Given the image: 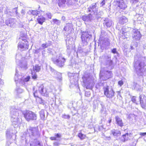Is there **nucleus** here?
<instances>
[{"instance_id": "412c9836", "label": "nucleus", "mask_w": 146, "mask_h": 146, "mask_svg": "<svg viewBox=\"0 0 146 146\" xmlns=\"http://www.w3.org/2000/svg\"><path fill=\"white\" fill-rule=\"evenodd\" d=\"M115 120L116 123L119 126L122 127L124 126V123L122 121V119L119 116L117 115L115 117Z\"/></svg>"}, {"instance_id": "37998d69", "label": "nucleus", "mask_w": 146, "mask_h": 146, "mask_svg": "<svg viewBox=\"0 0 146 146\" xmlns=\"http://www.w3.org/2000/svg\"><path fill=\"white\" fill-rule=\"evenodd\" d=\"M32 77L33 79H36L37 77V75L36 73L34 72H32Z\"/></svg>"}, {"instance_id": "20e7f679", "label": "nucleus", "mask_w": 146, "mask_h": 146, "mask_svg": "<svg viewBox=\"0 0 146 146\" xmlns=\"http://www.w3.org/2000/svg\"><path fill=\"white\" fill-rule=\"evenodd\" d=\"M98 7L97 6L96 3H93L91 4L87 9L88 12L90 13L94 14L95 18L97 19L100 17V13L98 10Z\"/></svg>"}, {"instance_id": "c85d7f7f", "label": "nucleus", "mask_w": 146, "mask_h": 146, "mask_svg": "<svg viewBox=\"0 0 146 146\" xmlns=\"http://www.w3.org/2000/svg\"><path fill=\"white\" fill-rule=\"evenodd\" d=\"M54 74L56 75L54 76L59 81H61L62 80V74L56 72H54Z\"/></svg>"}, {"instance_id": "aec40b11", "label": "nucleus", "mask_w": 146, "mask_h": 146, "mask_svg": "<svg viewBox=\"0 0 146 146\" xmlns=\"http://www.w3.org/2000/svg\"><path fill=\"white\" fill-rule=\"evenodd\" d=\"M133 34L132 37L134 40H139L141 37V35L140 32L137 30L136 31L135 30H133Z\"/></svg>"}, {"instance_id": "338daca9", "label": "nucleus", "mask_w": 146, "mask_h": 146, "mask_svg": "<svg viewBox=\"0 0 146 146\" xmlns=\"http://www.w3.org/2000/svg\"><path fill=\"white\" fill-rule=\"evenodd\" d=\"M35 93L34 92V93H33V95H34V96H35V97H36V96H35Z\"/></svg>"}, {"instance_id": "f03ea898", "label": "nucleus", "mask_w": 146, "mask_h": 146, "mask_svg": "<svg viewBox=\"0 0 146 146\" xmlns=\"http://www.w3.org/2000/svg\"><path fill=\"white\" fill-rule=\"evenodd\" d=\"M20 112H21V111L17 109L13 108L11 109V120L12 125L14 127H17L20 125L21 121V119H20L19 117Z\"/></svg>"}, {"instance_id": "a211bd4d", "label": "nucleus", "mask_w": 146, "mask_h": 146, "mask_svg": "<svg viewBox=\"0 0 146 146\" xmlns=\"http://www.w3.org/2000/svg\"><path fill=\"white\" fill-rule=\"evenodd\" d=\"M16 20L13 19H10L6 21L7 25L12 27H13L15 26Z\"/></svg>"}, {"instance_id": "79ce46f5", "label": "nucleus", "mask_w": 146, "mask_h": 146, "mask_svg": "<svg viewBox=\"0 0 146 146\" xmlns=\"http://www.w3.org/2000/svg\"><path fill=\"white\" fill-rule=\"evenodd\" d=\"M52 21L54 23V24H55L57 25H59L60 23V22L59 20L56 19H53Z\"/></svg>"}, {"instance_id": "2f4dec72", "label": "nucleus", "mask_w": 146, "mask_h": 146, "mask_svg": "<svg viewBox=\"0 0 146 146\" xmlns=\"http://www.w3.org/2000/svg\"><path fill=\"white\" fill-rule=\"evenodd\" d=\"M45 19L43 17H39L37 19L38 22L41 25H42L43 23L44 22Z\"/></svg>"}, {"instance_id": "0e129e2a", "label": "nucleus", "mask_w": 146, "mask_h": 146, "mask_svg": "<svg viewBox=\"0 0 146 146\" xmlns=\"http://www.w3.org/2000/svg\"><path fill=\"white\" fill-rule=\"evenodd\" d=\"M111 119H110L108 120V122L109 123H110L111 122Z\"/></svg>"}, {"instance_id": "c756f323", "label": "nucleus", "mask_w": 146, "mask_h": 146, "mask_svg": "<svg viewBox=\"0 0 146 146\" xmlns=\"http://www.w3.org/2000/svg\"><path fill=\"white\" fill-rule=\"evenodd\" d=\"M66 43L67 45L68 44V46H67V51L68 52H71L72 49L70 47L71 46L70 45L72 44V42L69 40H66Z\"/></svg>"}, {"instance_id": "72a5a7b5", "label": "nucleus", "mask_w": 146, "mask_h": 146, "mask_svg": "<svg viewBox=\"0 0 146 146\" xmlns=\"http://www.w3.org/2000/svg\"><path fill=\"white\" fill-rule=\"evenodd\" d=\"M71 81H74V84H77L78 82V76H73V78H71Z\"/></svg>"}, {"instance_id": "7ed1b4c3", "label": "nucleus", "mask_w": 146, "mask_h": 146, "mask_svg": "<svg viewBox=\"0 0 146 146\" xmlns=\"http://www.w3.org/2000/svg\"><path fill=\"white\" fill-rule=\"evenodd\" d=\"M51 60L54 64L60 67H62L64 66L66 60L61 53H59L56 57L52 58Z\"/></svg>"}, {"instance_id": "de8ad7c7", "label": "nucleus", "mask_w": 146, "mask_h": 146, "mask_svg": "<svg viewBox=\"0 0 146 146\" xmlns=\"http://www.w3.org/2000/svg\"><path fill=\"white\" fill-rule=\"evenodd\" d=\"M62 118L64 119H69L70 118V116L68 115H66L65 114L63 115L62 116Z\"/></svg>"}, {"instance_id": "c9c22d12", "label": "nucleus", "mask_w": 146, "mask_h": 146, "mask_svg": "<svg viewBox=\"0 0 146 146\" xmlns=\"http://www.w3.org/2000/svg\"><path fill=\"white\" fill-rule=\"evenodd\" d=\"M27 64L26 62L24 61L21 63L20 64V66L21 68H23L24 69H26L27 68Z\"/></svg>"}, {"instance_id": "423d86ee", "label": "nucleus", "mask_w": 146, "mask_h": 146, "mask_svg": "<svg viewBox=\"0 0 146 146\" xmlns=\"http://www.w3.org/2000/svg\"><path fill=\"white\" fill-rule=\"evenodd\" d=\"M113 76V74L111 71L107 70L104 68H102L100 71V78L103 80H106L111 78Z\"/></svg>"}, {"instance_id": "f704fd0d", "label": "nucleus", "mask_w": 146, "mask_h": 146, "mask_svg": "<svg viewBox=\"0 0 146 146\" xmlns=\"http://www.w3.org/2000/svg\"><path fill=\"white\" fill-rule=\"evenodd\" d=\"M33 70L36 72H38L40 71V66L37 65H35L33 66Z\"/></svg>"}, {"instance_id": "f257e3e1", "label": "nucleus", "mask_w": 146, "mask_h": 146, "mask_svg": "<svg viewBox=\"0 0 146 146\" xmlns=\"http://www.w3.org/2000/svg\"><path fill=\"white\" fill-rule=\"evenodd\" d=\"M146 60V57L139 56L138 59L135 57L134 62V67L135 68L137 74L139 76H142L143 72L145 71V61Z\"/></svg>"}, {"instance_id": "6e6552de", "label": "nucleus", "mask_w": 146, "mask_h": 146, "mask_svg": "<svg viewBox=\"0 0 146 146\" xmlns=\"http://www.w3.org/2000/svg\"><path fill=\"white\" fill-rule=\"evenodd\" d=\"M30 78V77L29 76L25 78L24 76L23 77L20 75L18 76V72L16 69V73L15 76V81L16 82L17 81V82H19L20 84L24 85L25 83L28 82Z\"/></svg>"}, {"instance_id": "0eeeda50", "label": "nucleus", "mask_w": 146, "mask_h": 146, "mask_svg": "<svg viewBox=\"0 0 146 146\" xmlns=\"http://www.w3.org/2000/svg\"><path fill=\"white\" fill-rule=\"evenodd\" d=\"M23 114L25 119L28 121L36 120L37 119V115L32 111L29 110L24 111Z\"/></svg>"}, {"instance_id": "bb28decb", "label": "nucleus", "mask_w": 146, "mask_h": 146, "mask_svg": "<svg viewBox=\"0 0 146 146\" xmlns=\"http://www.w3.org/2000/svg\"><path fill=\"white\" fill-rule=\"evenodd\" d=\"M111 133L114 136H119L121 134L120 131L116 129H114L111 130Z\"/></svg>"}, {"instance_id": "39448f33", "label": "nucleus", "mask_w": 146, "mask_h": 146, "mask_svg": "<svg viewBox=\"0 0 146 146\" xmlns=\"http://www.w3.org/2000/svg\"><path fill=\"white\" fill-rule=\"evenodd\" d=\"M100 60L102 63L111 69L113 68L112 61L111 60V56L109 55H104L100 57Z\"/></svg>"}, {"instance_id": "9b49d317", "label": "nucleus", "mask_w": 146, "mask_h": 146, "mask_svg": "<svg viewBox=\"0 0 146 146\" xmlns=\"http://www.w3.org/2000/svg\"><path fill=\"white\" fill-rule=\"evenodd\" d=\"M92 35L87 32H83L82 33L81 38L83 43V46L86 45L89 40L91 39Z\"/></svg>"}, {"instance_id": "a19ab883", "label": "nucleus", "mask_w": 146, "mask_h": 146, "mask_svg": "<svg viewBox=\"0 0 146 146\" xmlns=\"http://www.w3.org/2000/svg\"><path fill=\"white\" fill-rule=\"evenodd\" d=\"M134 85H135V89L137 91H140L141 90L140 86H139V85L137 84L136 83L134 84Z\"/></svg>"}, {"instance_id": "a878e982", "label": "nucleus", "mask_w": 146, "mask_h": 146, "mask_svg": "<svg viewBox=\"0 0 146 146\" xmlns=\"http://www.w3.org/2000/svg\"><path fill=\"white\" fill-rule=\"evenodd\" d=\"M66 0H58V6L60 7L64 8L66 7Z\"/></svg>"}, {"instance_id": "9d476101", "label": "nucleus", "mask_w": 146, "mask_h": 146, "mask_svg": "<svg viewBox=\"0 0 146 146\" xmlns=\"http://www.w3.org/2000/svg\"><path fill=\"white\" fill-rule=\"evenodd\" d=\"M38 90L42 95L46 97L48 96L49 92L52 91V89L49 87L44 88L43 85H41L38 88Z\"/></svg>"}, {"instance_id": "bf43d9fd", "label": "nucleus", "mask_w": 146, "mask_h": 146, "mask_svg": "<svg viewBox=\"0 0 146 146\" xmlns=\"http://www.w3.org/2000/svg\"><path fill=\"white\" fill-rule=\"evenodd\" d=\"M40 13H40L41 15H45V13L44 12V11H42V10H40Z\"/></svg>"}, {"instance_id": "69168bd1", "label": "nucleus", "mask_w": 146, "mask_h": 146, "mask_svg": "<svg viewBox=\"0 0 146 146\" xmlns=\"http://www.w3.org/2000/svg\"><path fill=\"white\" fill-rule=\"evenodd\" d=\"M131 49H133V48H134L132 46H131Z\"/></svg>"}, {"instance_id": "864d4df0", "label": "nucleus", "mask_w": 146, "mask_h": 146, "mask_svg": "<svg viewBox=\"0 0 146 146\" xmlns=\"http://www.w3.org/2000/svg\"><path fill=\"white\" fill-rule=\"evenodd\" d=\"M111 52L114 54H118V52L116 51V49L115 48H114L111 50Z\"/></svg>"}, {"instance_id": "cd10ccee", "label": "nucleus", "mask_w": 146, "mask_h": 146, "mask_svg": "<svg viewBox=\"0 0 146 146\" xmlns=\"http://www.w3.org/2000/svg\"><path fill=\"white\" fill-rule=\"evenodd\" d=\"M129 135L128 133H126L125 134L123 135L121 138V141L123 142L127 141L129 138Z\"/></svg>"}, {"instance_id": "1a4fd4ad", "label": "nucleus", "mask_w": 146, "mask_h": 146, "mask_svg": "<svg viewBox=\"0 0 146 146\" xmlns=\"http://www.w3.org/2000/svg\"><path fill=\"white\" fill-rule=\"evenodd\" d=\"M104 94L108 98L111 99L113 98L115 96V92L113 90L107 86L104 87L103 88Z\"/></svg>"}, {"instance_id": "052dcab7", "label": "nucleus", "mask_w": 146, "mask_h": 146, "mask_svg": "<svg viewBox=\"0 0 146 146\" xmlns=\"http://www.w3.org/2000/svg\"><path fill=\"white\" fill-rule=\"evenodd\" d=\"M139 135H141L144 136L146 135V133L141 132L139 133Z\"/></svg>"}, {"instance_id": "7c9ffc66", "label": "nucleus", "mask_w": 146, "mask_h": 146, "mask_svg": "<svg viewBox=\"0 0 146 146\" xmlns=\"http://www.w3.org/2000/svg\"><path fill=\"white\" fill-rule=\"evenodd\" d=\"M45 112H46V111L43 110H41V111L39 112V114L42 120H44L45 119Z\"/></svg>"}, {"instance_id": "ea45409f", "label": "nucleus", "mask_w": 146, "mask_h": 146, "mask_svg": "<svg viewBox=\"0 0 146 146\" xmlns=\"http://www.w3.org/2000/svg\"><path fill=\"white\" fill-rule=\"evenodd\" d=\"M78 135V137L81 140L84 139L86 137V135L83 134L81 133H79Z\"/></svg>"}, {"instance_id": "603ef678", "label": "nucleus", "mask_w": 146, "mask_h": 146, "mask_svg": "<svg viewBox=\"0 0 146 146\" xmlns=\"http://www.w3.org/2000/svg\"><path fill=\"white\" fill-rule=\"evenodd\" d=\"M55 136L56 137V139L60 138L61 136V134L60 133L55 134Z\"/></svg>"}, {"instance_id": "4d7b16f0", "label": "nucleus", "mask_w": 146, "mask_h": 146, "mask_svg": "<svg viewBox=\"0 0 146 146\" xmlns=\"http://www.w3.org/2000/svg\"><path fill=\"white\" fill-rule=\"evenodd\" d=\"M123 81H122V80L119 81L118 82V84L120 86H121L122 85H123Z\"/></svg>"}, {"instance_id": "b1692460", "label": "nucleus", "mask_w": 146, "mask_h": 146, "mask_svg": "<svg viewBox=\"0 0 146 146\" xmlns=\"http://www.w3.org/2000/svg\"><path fill=\"white\" fill-rule=\"evenodd\" d=\"M13 135L12 130L8 129L6 132L7 138L8 139H11Z\"/></svg>"}, {"instance_id": "5fc2aeb1", "label": "nucleus", "mask_w": 146, "mask_h": 146, "mask_svg": "<svg viewBox=\"0 0 146 146\" xmlns=\"http://www.w3.org/2000/svg\"><path fill=\"white\" fill-rule=\"evenodd\" d=\"M139 0H131V3L132 4H135L138 2Z\"/></svg>"}, {"instance_id": "680f3d73", "label": "nucleus", "mask_w": 146, "mask_h": 146, "mask_svg": "<svg viewBox=\"0 0 146 146\" xmlns=\"http://www.w3.org/2000/svg\"><path fill=\"white\" fill-rule=\"evenodd\" d=\"M21 13L22 15H25V10H23V9L21 11Z\"/></svg>"}, {"instance_id": "49530a36", "label": "nucleus", "mask_w": 146, "mask_h": 146, "mask_svg": "<svg viewBox=\"0 0 146 146\" xmlns=\"http://www.w3.org/2000/svg\"><path fill=\"white\" fill-rule=\"evenodd\" d=\"M48 46H49V45L46 43L43 44H42V46H41L42 47V49H44L46 48L47 47H48Z\"/></svg>"}, {"instance_id": "a18cd8bd", "label": "nucleus", "mask_w": 146, "mask_h": 146, "mask_svg": "<svg viewBox=\"0 0 146 146\" xmlns=\"http://www.w3.org/2000/svg\"><path fill=\"white\" fill-rule=\"evenodd\" d=\"M22 56L20 54H17L16 56V62H17V60H20Z\"/></svg>"}, {"instance_id": "6ab92c4d", "label": "nucleus", "mask_w": 146, "mask_h": 146, "mask_svg": "<svg viewBox=\"0 0 146 146\" xmlns=\"http://www.w3.org/2000/svg\"><path fill=\"white\" fill-rule=\"evenodd\" d=\"M72 25L71 23H68L66 24L64 28V30L66 32L67 34H70L72 31Z\"/></svg>"}, {"instance_id": "5701e85b", "label": "nucleus", "mask_w": 146, "mask_h": 146, "mask_svg": "<svg viewBox=\"0 0 146 146\" xmlns=\"http://www.w3.org/2000/svg\"><path fill=\"white\" fill-rule=\"evenodd\" d=\"M128 21L127 19L124 16H122L120 17L119 19V23L123 24Z\"/></svg>"}, {"instance_id": "58836bf2", "label": "nucleus", "mask_w": 146, "mask_h": 146, "mask_svg": "<svg viewBox=\"0 0 146 146\" xmlns=\"http://www.w3.org/2000/svg\"><path fill=\"white\" fill-rule=\"evenodd\" d=\"M35 143L32 144H30V145L31 146H40V143L36 140H35Z\"/></svg>"}, {"instance_id": "4468645a", "label": "nucleus", "mask_w": 146, "mask_h": 146, "mask_svg": "<svg viewBox=\"0 0 146 146\" xmlns=\"http://www.w3.org/2000/svg\"><path fill=\"white\" fill-rule=\"evenodd\" d=\"M117 3L118 7L121 9L124 10L127 7V0H118L117 1Z\"/></svg>"}, {"instance_id": "473e14b6", "label": "nucleus", "mask_w": 146, "mask_h": 146, "mask_svg": "<svg viewBox=\"0 0 146 146\" xmlns=\"http://www.w3.org/2000/svg\"><path fill=\"white\" fill-rule=\"evenodd\" d=\"M29 13L30 14H31L34 15H37L39 14L40 11L36 10H31L29 11Z\"/></svg>"}, {"instance_id": "393cba45", "label": "nucleus", "mask_w": 146, "mask_h": 146, "mask_svg": "<svg viewBox=\"0 0 146 146\" xmlns=\"http://www.w3.org/2000/svg\"><path fill=\"white\" fill-rule=\"evenodd\" d=\"M87 80H86L85 77L83 78V80L84 83H85V86L87 89H90L92 88V84L91 82H89L88 83Z\"/></svg>"}, {"instance_id": "f3484780", "label": "nucleus", "mask_w": 146, "mask_h": 146, "mask_svg": "<svg viewBox=\"0 0 146 146\" xmlns=\"http://www.w3.org/2000/svg\"><path fill=\"white\" fill-rule=\"evenodd\" d=\"M140 104L141 107L143 108L146 107V98L143 95H140Z\"/></svg>"}, {"instance_id": "e2e57ef3", "label": "nucleus", "mask_w": 146, "mask_h": 146, "mask_svg": "<svg viewBox=\"0 0 146 146\" xmlns=\"http://www.w3.org/2000/svg\"><path fill=\"white\" fill-rule=\"evenodd\" d=\"M105 1L104 0H103L101 3V5L102 6H104L105 5Z\"/></svg>"}, {"instance_id": "09e8293b", "label": "nucleus", "mask_w": 146, "mask_h": 146, "mask_svg": "<svg viewBox=\"0 0 146 146\" xmlns=\"http://www.w3.org/2000/svg\"><path fill=\"white\" fill-rule=\"evenodd\" d=\"M121 34L122 36H124L125 37V38H127V33L126 32L122 31Z\"/></svg>"}, {"instance_id": "dca6fc26", "label": "nucleus", "mask_w": 146, "mask_h": 146, "mask_svg": "<svg viewBox=\"0 0 146 146\" xmlns=\"http://www.w3.org/2000/svg\"><path fill=\"white\" fill-rule=\"evenodd\" d=\"M28 131L31 133L32 136L38 137L39 135L38 129L37 127H30Z\"/></svg>"}, {"instance_id": "6e6d98bb", "label": "nucleus", "mask_w": 146, "mask_h": 146, "mask_svg": "<svg viewBox=\"0 0 146 146\" xmlns=\"http://www.w3.org/2000/svg\"><path fill=\"white\" fill-rule=\"evenodd\" d=\"M46 15L50 19H51L52 15L50 13H48L46 14Z\"/></svg>"}, {"instance_id": "e433bc0d", "label": "nucleus", "mask_w": 146, "mask_h": 146, "mask_svg": "<svg viewBox=\"0 0 146 146\" xmlns=\"http://www.w3.org/2000/svg\"><path fill=\"white\" fill-rule=\"evenodd\" d=\"M15 91L17 94H20L23 92V90L20 88L19 87L17 86Z\"/></svg>"}, {"instance_id": "2eb2a0df", "label": "nucleus", "mask_w": 146, "mask_h": 146, "mask_svg": "<svg viewBox=\"0 0 146 146\" xmlns=\"http://www.w3.org/2000/svg\"><path fill=\"white\" fill-rule=\"evenodd\" d=\"M96 18H95V16H92L91 13H90L88 15L83 16L82 19L84 21L90 22Z\"/></svg>"}, {"instance_id": "ddd939ff", "label": "nucleus", "mask_w": 146, "mask_h": 146, "mask_svg": "<svg viewBox=\"0 0 146 146\" xmlns=\"http://www.w3.org/2000/svg\"><path fill=\"white\" fill-rule=\"evenodd\" d=\"M101 48L102 50L106 48L109 45L110 42L109 40L107 38H102L100 37L99 39Z\"/></svg>"}, {"instance_id": "4c0bfd02", "label": "nucleus", "mask_w": 146, "mask_h": 146, "mask_svg": "<svg viewBox=\"0 0 146 146\" xmlns=\"http://www.w3.org/2000/svg\"><path fill=\"white\" fill-rule=\"evenodd\" d=\"M66 5L68 6L73 5H74V3L72 2V0H66Z\"/></svg>"}, {"instance_id": "3c124183", "label": "nucleus", "mask_w": 146, "mask_h": 146, "mask_svg": "<svg viewBox=\"0 0 146 146\" xmlns=\"http://www.w3.org/2000/svg\"><path fill=\"white\" fill-rule=\"evenodd\" d=\"M136 97L135 96H133L131 98V101L134 103H136Z\"/></svg>"}, {"instance_id": "4be33fe9", "label": "nucleus", "mask_w": 146, "mask_h": 146, "mask_svg": "<svg viewBox=\"0 0 146 146\" xmlns=\"http://www.w3.org/2000/svg\"><path fill=\"white\" fill-rule=\"evenodd\" d=\"M112 22L111 20L105 18L104 20L103 24L104 26H106L108 27H110L112 25Z\"/></svg>"}, {"instance_id": "8fccbe9b", "label": "nucleus", "mask_w": 146, "mask_h": 146, "mask_svg": "<svg viewBox=\"0 0 146 146\" xmlns=\"http://www.w3.org/2000/svg\"><path fill=\"white\" fill-rule=\"evenodd\" d=\"M50 139L52 140H60L59 139H56V137L55 136L51 137H50Z\"/></svg>"}, {"instance_id": "f8f14e48", "label": "nucleus", "mask_w": 146, "mask_h": 146, "mask_svg": "<svg viewBox=\"0 0 146 146\" xmlns=\"http://www.w3.org/2000/svg\"><path fill=\"white\" fill-rule=\"evenodd\" d=\"M19 39L20 40H22V41L18 43V48L22 49L23 50L28 49L29 47L28 42L26 40V38L21 36L19 38Z\"/></svg>"}, {"instance_id": "c03bdc74", "label": "nucleus", "mask_w": 146, "mask_h": 146, "mask_svg": "<svg viewBox=\"0 0 146 146\" xmlns=\"http://www.w3.org/2000/svg\"><path fill=\"white\" fill-rule=\"evenodd\" d=\"M99 130L100 131L105 132L106 131V129L104 127V125H102L99 127Z\"/></svg>"}, {"instance_id": "774afa93", "label": "nucleus", "mask_w": 146, "mask_h": 146, "mask_svg": "<svg viewBox=\"0 0 146 146\" xmlns=\"http://www.w3.org/2000/svg\"><path fill=\"white\" fill-rule=\"evenodd\" d=\"M7 143L8 144V145H9V144L10 143H9V142L8 141H7Z\"/></svg>"}, {"instance_id": "13d9d810", "label": "nucleus", "mask_w": 146, "mask_h": 146, "mask_svg": "<svg viewBox=\"0 0 146 146\" xmlns=\"http://www.w3.org/2000/svg\"><path fill=\"white\" fill-rule=\"evenodd\" d=\"M54 145L55 146H58L60 143L58 142H55L54 143Z\"/></svg>"}]
</instances>
